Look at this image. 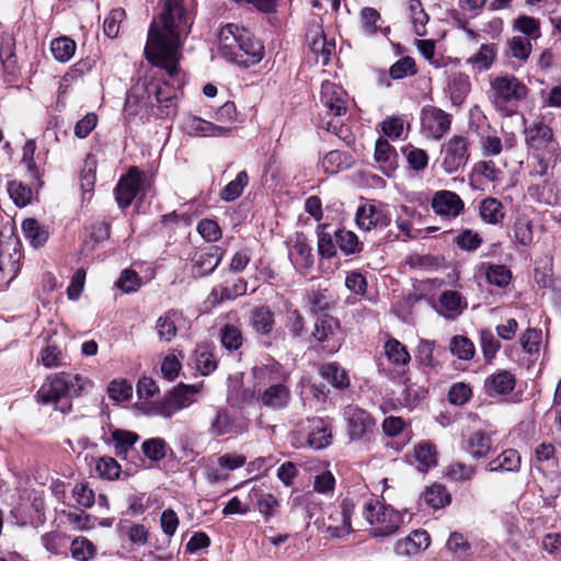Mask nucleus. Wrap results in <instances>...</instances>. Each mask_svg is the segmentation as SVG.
Segmentation results:
<instances>
[{
    "label": "nucleus",
    "mask_w": 561,
    "mask_h": 561,
    "mask_svg": "<svg viewBox=\"0 0 561 561\" xmlns=\"http://www.w3.org/2000/svg\"><path fill=\"white\" fill-rule=\"evenodd\" d=\"M71 556L77 561H90L96 553V548L91 540L85 537H78L72 540Z\"/></svg>",
    "instance_id": "13d9d810"
},
{
    "label": "nucleus",
    "mask_w": 561,
    "mask_h": 561,
    "mask_svg": "<svg viewBox=\"0 0 561 561\" xmlns=\"http://www.w3.org/2000/svg\"><path fill=\"white\" fill-rule=\"evenodd\" d=\"M184 321L183 312L170 309L161 314L156 322V331L160 341L171 342L178 333V325Z\"/></svg>",
    "instance_id": "393cba45"
},
{
    "label": "nucleus",
    "mask_w": 561,
    "mask_h": 561,
    "mask_svg": "<svg viewBox=\"0 0 561 561\" xmlns=\"http://www.w3.org/2000/svg\"><path fill=\"white\" fill-rule=\"evenodd\" d=\"M311 337L322 345L327 354H334L341 347V325L339 320L320 314L316 318Z\"/></svg>",
    "instance_id": "1a4fd4ad"
},
{
    "label": "nucleus",
    "mask_w": 561,
    "mask_h": 561,
    "mask_svg": "<svg viewBox=\"0 0 561 561\" xmlns=\"http://www.w3.org/2000/svg\"><path fill=\"white\" fill-rule=\"evenodd\" d=\"M248 289V282L243 278H237L236 280L226 284L215 286L209 296L208 301L216 306L220 305L225 300H233L240 296H243Z\"/></svg>",
    "instance_id": "b1692460"
},
{
    "label": "nucleus",
    "mask_w": 561,
    "mask_h": 561,
    "mask_svg": "<svg viewBox=\"0 0 561 561\" xmlns=\"http://www.w3.org/2000/svg\"><path fill=\"white\" fill-rule=\"evenodd\" d=\"M310 48L318 58L321 59L322 65H328L332 53L335 50V43L328 42L323 35L322 30L316 33V38L312 41Z\"/></svg>",
    "instance_id": "052dcab7"
},
{
    "label": "nucleus",
    "mask_w": 561,
    "mask_h": 561,
    "mask_svg": "<svg viewBox=\"0 0 561 561\" xmlns=\"http://www.w3.org/2000/svg\"><path fill=\"white\" fill-rule=\"evenodd\" d=\"M112 439L116 456L125 458L138 440V435L129 431L115 430L112 433Z\"/></svg>",
    "instance_id": "09e8293b"
},
{
    "label": "nucleus",
    "mask_w": 561,
    "mask_h": 561,
    "mask_svg": "<svg viewBox=\"0 0 561 561\" xmlns=\"http://www.w3.org/2000/svg\"><path fill=\"white\" fill-rule=\"evenodd\" d=\"M430 545V535L425 530H414L409 536L398 540L394 552L400 558H410L425 550Z\"/></svg>",
    "instance_id": "4be33fe9"
},
{
    "label": "nucleus",
    "mask_w": 561,
    "mask_h": 561,
    "mask_svg": "<svg viewBox=\"0 0 561 561\" xmlns=\"http://www.w3.org/2000/svg\"><path fill=\"white\" fill-rule=\"evenodd\" d=\"M485 277L488 282L500 288H505L512 280L511 270L502 264H485Z\"/></svg>",
    "instance_id": "3c124183"
},
{
    "label": "nucleus",
    "mask_w": 561,
    "mask_h": 561,
    "mask_svg": "<svg viewBox=\"0 0 561 561\" xmlns=\"http://www.w3.org/2000/svg\"><path fill=\"white\" fill-rule=\"evenodd\" d=\"M227 400L232 407L240 409L250 405L254 401L257 402V392L251 388H238L237 386L228 385Z\"/></svg>",
    "instance_id": "a19ab883"
},
{
    "label": "nucleus",
    "mask_w": 561,
    "mask_h": 561,
    "mask_svg": "<svg viewBox=\"0 0 561 561\" xmlns=\"http://www.w3.org/2000/svg\"><path fill=\"white\" fill-rule=\"evenodd\" d=\"M198 391L197 386L180 383L153 404V413L164 419H171L178 412L192 405Z\"/></svg>",
    "instance_id": "39448f33"
},
{
    "label": "nucleus",
    "mask_w": 561,
    "mask_h": 561,
    "mask_svg": "<svg viewBox=\"0 0 561 561\" xmlns=\"http://www.w3.org/2000/svg\"><path fill=\"white\" fill-rule=\"evenodd\" d=\"M308 302L311 313L317 317L327 314L325 311L332 307V297L328 289L312 290L308 296Z\"/></svg>",
    "instance_id": "6e6d98bb"
},
{
    "label": "nucleus",
    "mask_w": 561,
    "mask_h": 561,
    "mask_svg": "<svg viewBox=\"0 0 561 561\" xmlns=\"http://www.w3.org/2000/svg\"><path fill=\"white\" fill-rule=\"evenodd\" d=\"M454 243L467 252L476 251L482 243L481 236L470 229H465L454 238Z\"/></svg>",
    "instance_id": "69168bd1"
},
{
    "label": "nucleus",
    "mask_w": 561,
    "mask_h": 561,
    "mask_svg": "<svg viewBox=\"0 0 561 561\" xmlns=\"http://www.w3.org/2000/svg\"><path fill=\"white\" fill-rule=\"evenodd\" d=\"M490 85L496 105L519 102L528 94L526 84L510 73L491 78Z\"/></svg>",
    "instance_id": "6e6552de"
},
{
    "label": "nucleus",
    "mask_w": 561,
    "mask_h": 561,
    "mask_svg": "<svg viewBox=\"0 0 561 561\" xmlns=\"http://www.w3.org/2000/svg\"><path fill=\"white\" fill-rule=\"evenodd\" d=\"M345 92L335 83L325 81L321 85V103L327 114L340 117L346 113Z\"/></svg>",
    "instance_id": "aec40b11"
},
{
    "label": "nucleus",
    "mask_w": 561,
    "mask_h": 561,
    "mask_svg": "<svg viewBox=\"0 0 561 561\" xmlns=\"http://www.w3.org/2000/svg\"><path fill=\"white\" fill-rule=\"evenodd\" d=\"M492 448L490 435L483 432H474L467 440V451L472 458L480 459L485 457Z\"/></svg>",
    "instance_id": "4c0bfd02"
},
{
    "label": "nucleus",
    "mask_w": 561,
    "mask_h": 561,
    "mask_svg": "<svg viewBox=\"0 0 561 561\" xmlns=\"http://www.w3.org/2000/svg\"><path fill=\"white\" fill-rule=\"evenodd\" d=\"M335 243L337 250L345 256L357 255L364 250V243L359 241L357 234L345 228L335 230Z\"/></svg>",
    "instance_id": "c756f323"
},
{
    "label": "nucleus",
    "mask_w": 561,
    "mask_h": 561,
    "mask_svg": "<svg viewBox=\"0 0 561 561\" xmlns=\"http://www.w3.org/2000/svg\"><path fill=\"white\" fill-rule=\"evenodd\" d=\"M225 253V249L214 244L196 250L191 259L193 273L201 277L210 275L222 261Z\"/></svg>",
    "instance_id": "2eb2a0df"
},
{
    "label": "nucleus",
    "mask_w": 561,
    "mask_h": 561,
    "mask_svg": "<svg viewBox=\"0 0 561 561\" xmlns=\"http://www.w3.org/2000/svg\"><path fill=\"white\" fill-rule=\"evenodd\" d=\"M436 347L435 341L421 339L417 347L415 358L417 363L425 368H436L439 365L438 359L434 355Z\"/></svg>",
    "instance_id": "49530a36"
},
{
    "label": "nucleus",
    "mask_w": 561,
    "mask_h": 561,
    "mask_svg": "<svg viewBox=\"0 0 561 561\" xmlns=\"http://www.w3.org/2000/svg\"><path fill=\"white\" fill-rule=\"evenodd\" d=\"M220 341L226 350L237 351L242 345L243 337L239 328L226 324L220 330Z\"/></svg>",
    "instance_id": "680f3d73"
},
{
    "label": "nucleus",
    "mask_w": 561,
    "mask_h": 561,
    "mask_svg": "<svg viewBox=\"0 0 561 561\" xmlns=\"http://www.w3.org/2000/svg\"><path fill=\"white\" fill-rule=\"evenodd\" d=\"M414 457L417 462V470L426 472L437 465L436 451L432 444L421 443L414 448Z\"/></svg>",
    "instance_id": "a18cd8bd"
},
{
    "label": "nucleus",
    "mask_w": 561,
    "mask_h": 561,
    "mask_svg": "<svg viewBox=\"0 0 561 561\" xmlns=\"http://www.w3.org/2000/svg\"><path fill=\"white\" fill-rule=\"evenodd\" d=\"M95 472L102 479L115 480L121 473L119 463L112 457H101L95 465Z\"/></svg>",
    "instance_id": "338daca9"
},
{
    "label": "nucleus",
    "mask_w": 561,
    "mask_h": 561,
    "mask_svg": "<svg viewBox=\"0 0 561 561\" xmlns=\"http://www.w3.org/2000/svg\"><path fill=\"white\" fill-rule=\"evenodd\" d=\"M402 152L410 170L421 172L427 168L430 158L425 150L407 145L402 147Z\"/></svg>",
    "instance_id": "de8ad7c7"
},
{
    "label": "nucleus",
    "mask_w": 561,
    "mask_h": 561,
    "mask_svg": "<svg viewBox=\"0 0 561 561\" xmlns=\"http://www.w3.org/2000/svg\"><path fill=\"white\" fill-rule=\"evenodd\" d=\"M22 232L30 244L37 249L43 247L49 237L48 229L41 225L35 218H26L22 221Z\"/></svg>",
    "instance_id": "7c9ffc66"
},
{
    "label": "nucleus",
    "mask_w": 561,
    "mask_h": 561,
    "mask_svg": "<svg viewBox=\"0 0 561 561\" xmlns=\"http://www.w3.org/2000/svg\"><path fill=\"white\" fill-rule=\"evenodd\" d=\"M219 55L230 64L250 68L264 57V45L245 27L228 23L218 34Z\"/></svg>",
    "instance_id": "f03ea898"
},
{
    "label": "nucleus",
    "mask_w": 561,
    "mask_h": 561,
    "mask_svg": "<svg viewBox=\"0 0 561 561\" xmlns=\"http://www.w3.org/2000/svg\"><path fill=\"white\" fill-rule=\"evenodd\" d=\"M8 193L13 203L19 207L26 206L32 198V191L18 181H10L8 183Z\"/></svg>",
    "instance_id": "774afa93"
},
{
    "label": "nucleus",
    "mask_w": 561,
    "mask_h": 561,
    "mask_svg": "<svg viewBox=\"0 0 561 561\" xmlns=\"http://www.w3.org/2000/svg\"><path fill=\"white\" fill-rule=\"evenodd\" d=\"M192 16L183 0H164L162 11L150 23L144 49L146 59L162 72L146 84L145 94L152 115L167 118L176 113L178 90L184 83L179 61L182 45L191 32Z\"/></svg>",
    "instance_id": "f257e3e1"
},
{
    "label": "nucleus",
    "mask_w": 561,
    "mask_h": 561,
    "mask_svg": "<svg viewBox=\"0 0 561 561\" xmlns=\"http://www.w3.org/2000/svg\"><path fill=\"white\" fill-rule=\"evenodd\" d=\"M77 45L69 37L55 38L50 44V50L54 58L60 62H67L75 55Z\"/></svg>",
    "instance_id": "5fc2aeb1"
},
{
    "label": "nucleus",
    "mask_w": 561,
    "mask_h": 561,
    "mask_svg": "<svg viewBox=\"0 0 561 561\" xmlns=\"http://www.w3.org/2000/svg\"><path fill=\"white\" fill-rule=\"evenodd\" d=\"M479 214L481 219L489 225H499L504 218V207L494 197H486L480 202Z\"/></svg>",
    "instance_id": "f704fd0d"
},
{
    "label": "nucleus",
    "mask_w": 561,
    "mask_h": 561,
    "mask_svg": "<svg viewBox=\"0 0 561 561\" xmlns=\"http://www.w3.org/2000/svg\"><path fill=\"white\" fill-rule=\"evenodd\" d=\"M192 358L197 371L203 376L210 375L217 368L215 354L208 345H197Z\"/></svg>",
    "instance_id": "c9c22d12"
},
{
    "label": "nucleus",
    "mask_w": 561,
    "mask_h": 561,
    "mask_svg": "<svg viewBox=\"0 0 561 561\" xmlns=\"http://www.w3.org/2000/svg\"><path fill=\"white\" fill-rule=\"evenodd\" d=\"M431 206L436 215L446 219L458 217L463 210V202L458 194L451 191H438L431 201Z\"/></svg>",
    "instance_id": "a211bd4d"
},
{
    "label": "nucleus",
    "mask_w": 561,
    "mask_h": 561,
    "mask_svg": "<svg viewBox=\"0 0 561 561\" xmlns=\"http://www.w3.org/2000/svg\"><path fill=\"white\" fill-rule=\"evenodd\" d=\"M144 183V173L137 168H130L128 173L122 176L114 190L115 199L121 208L128 207L140 191Z\"/></svg>",
    "instance_id": "dca6fc26"
},
{
    "label": "nucleus",
    "mask_w": 561,
    "mask_h": 561,
    "mask_svg": "<svg viewBox=\"0 0 561 561\" xmlns=\"http://www.w3.org/2000/svg\"><path fill=\"white\" fill-rule=\"evenodd\" d=\"M522 458L516 449L507 448L496 458L492 459L485 467L489 472H518Z\"/></svg>",
    "instance_id": "cd10ccee"
},
{
    "label": "nucleus",
    "mask_w": 561,
    "mask_h": 561,
    "mask_svg": "<svg viewBox=\"0 0 561 561\" xmlns=\"http://www.w3.org/2000/svg\"><path fill=\"white\" fill-rule=\"evenodd\" d=\"M355 511L353 500L346 497L337 506L330 510L323 519L324 533L334 539H342L353 531L351 518Z\"/></svg>",
    "instance_id": "0eeeda50"
},
{
    "label": "nucleus",
    "mask_w": 561,
    "mask_h": 561,
    "mask_svg": "<svg viewBox=\"0 0 561 561\" xmlns=\"http://www.w3.org/2000/svg\"><path fill=\"white\" fill-rule=\"evenodd\" d=\"M320 375L337 389L346 388L350 383L348 377L343 368L336 363H328L321 366Z\"/></svg>",
    "instance_id": "c03bdc74"
},
{
    "label": "nucleus",
    "mask_w": 561,
    "mask_h": 561,
    "mask_svg": "<svg viewBox=\"0 0 561 561\" xmlns=\"http://www.w3.org/2000/svg\"><path fill=\"white\" fill-rule=\"evenodd\" d=\"M385 354L388 360L397 366H404L411 359L407 347L396 339H390L386 342Z\"/></svg>",
    "instance_id": "8fccbe9b"
},
{
    "label": "nucleus",
    "mask_w": 561,
    "mask_h": 561,
    "mask_svg": "<svg viewBox=\"0 0 561 561\" xmlns=\"http://www.w3.org/2000/svg\"><path fill=\"white\" fill-rule=\"evenodd\" d=\"M467 307V302L456 290L444 291L438 300L437 312L445 319L455 320Z\"/></svg>",
    "instance_id": "a878e982"
},
{
    "label": "nucleus",
    "mask_w": 561,
    "mask_h": 561,
    "mask_svg": "<svg viewBox=\"0 0 561 561\" xmlns=\"http://www.w3.org/2000/svg\"><path fill=\"white\" fill-rule=\"evenodd\" d=\"M421 214L416 208L401 205L397 210L396 226L408 238H415L413 233V221L420 219Z\"/></svg>",
    "instance_id": "58836bf2"
},
{
    "label": "nucleus",
    "mask_w": 561,
    "mask_h": 561,
    "mask_svg": "<svg viewBox=\"0 0 561 561\" xmlns=\"http://www.w3.org/2000/svg\"><path fill=\"white\" fill-rule=\"evenodd\" d=\"M469 157L468 138L462 135H454L442 148L440 165L446 173L451 174L463 169Z\"/></svg>",
    "instance_id": "9d476101"
},
{
    "label": "nucleus",
    "mask_w": 561,
    "mask_h": 561,
    "mask_svg": "<svg viewBox=\"0 0 561 561\" xmlns=\"http://www.w3.org/2000/svg\"><path fill=\"white\" fill-rule=\"evenodd\" d=\"M169 446L161 437L146 439L141 445L144 455L151 461H161L165 456Z\"/></svg>",
    "instance_id": "4d7b16f0"
},
{
    "label": "nucleus",
    "mask_w": 561,
    "mask_h": 561,
    "mask_svg": "<svg viewBox=\"0 0 561 561\" xmlns=\"http://www.w3.org/2000/svg\"><path fill=\"white\" fill-rule=\"evenodd\" d=\"M343 419L351 440L365 439L374 432L376 426V420L373 415L357 404L346 405L343 409Z\"/></svg>",
    "instance_id": "9b49d317"
},
{
    "label": "nucleus",
    "mask_w": 561,
    "mask_h": 561,
    "mask_svg": "<svg viewBox=\"0 0 561 561\" xmlns=\"http://www.w3.org/2000/svg\"><path fill=\"white\" fill-rule=\"evenodd\" d=\"M250 421L242 415H232L227 409H217L209 432L214 436L245 433Z\"/></svg>",
    "instance_id": "4468645a"
},
{
    "label": "nucleus",
    "mask_w": 561,
    "mask_h": 561,
    "mask_svg": "<svg viewBox=\"0 0 561 561\" xmlns=\"http://www.w3.org/2000/svg\"><path fill=\"white\" fill-rule=\"evenodd\" d=\"M87 385L88 379L79 374H53L36 392V399L42 404H51L56 410L67 413L71 411V399L80 396Z\"/></svg>",
    "instance_id": "7ed1b4c3"
},
{
    "label": "nucleus",
    "mask_w": 561,
    "mask_h": 561,
    "mask_svg": "<svg viewBox=\"0 0 561 561\" xmlns=\"http://www.w3.org/2000/svg\"><path fill=\"white\" fill-rule=\"evenodd\" d=\"M355 221L359 229L369 231L374 228L388 227L391 216L386 204L371 202L357 208Z\"/></svg>",
    "instance_id": "f8f14e48"
},
{
    "label": "nucleus",
    "mask_w": 561,
    "mask_h": 561,
    "mask_svg": "<svg viewBox=\"0 0 561 561\" xmlns=\"http://www.w3.org/2000/svg\"><path fill=\"white\" fill-rule=\"evenodd\" d=\"M533 50L530 39L523 36H513L507 41V54L511 58L524 64L529 58Z\"/></svg>",
    "instance_id": "37998d69"
},
{
    "label": "nucleus",
    "mask_w": 561,
    "mask_h": 561,
    "mask_svg": "<svg viewBox=\"0 0 561 561\" xmlns=\"http://www.w3.org/2000/svg\"><path fill=\"white\" fill-rule=\"evenodd\" d=\"M495 56V46L493 44H483L477 53L467 59V64L471 66L472 71L481 73L492 67Z\"/></svg>",
    "instance_id": "72a5a7b5"
},
{
    "label": "nucleus",
    "mask_w": 561,
    "mask_h": 561,
    "mask_svg": "<svg viewBox=\"0 0 561 561\" xmlns=\"http://www.w3.org/2000/svg\"><path fill=\"white\" fill-rule=\"evenodd\" d=\"M422 500L432 508L438 510L448 505L451 496L442 484H433L422 493Z\"/></svg>",
    "instance_id": "ea45409f"
},
{
    "label": "nucleus",
    "mask_w": 561,
    "mask_h": 561,
    "mask_svg": "<svg viewBox=\"0 0 561 561\" xmlns=\"http://www.w3.org/2000/svg\"><path fill=\"white\" fill-rule=\"evenodd\" d=\"M66 354L56 345L47 344L42 348L37 360L46 368H56L66 364Z\"/></svg>",
    "instance_id": "864d4df0"
},
{
    "label": "nucleus",
    "mask_w": 561,
    "mask_h": 561,
    "mask_svg": "<svg viewBox=\"0 0 561 561\" xmlns=\"http://www.w3.org/2000/svg\"><path fill=\"white\" fill-rule=\"evenodd\" d=\"M450 353L461 360H470L474 355V345L463 335H454L449 341Z\"/></svg>",
    "instance_id": "603ef678"
},
{
    "label": "nucleus",
    "mask_w": 561,
    "mask_h": 561,
    "mask_svg": "<svg viewBox=\"0 0 561 561\" xmlns=\"http://www.w3.org/2000/svg\"><path fill=\"white\" fill-rule=\"evenodd\" d=\"M513 28L524 34L530 42L541 37L540 21L534 16L519 15L514 20Z\"/></svg>",
    "instance_id": "79ce46f5"
},
{
    "label": "nucleus",
    "mask_w": 561,
    "mask_h": 561,
    "mask_svg": "<svg viewBox=\"0 0 561 561\" xmlns=\"http://www.w3.org/2000/svg\"><path fill=\"white\" fill-rule=\"evenodd\" d=\"M252 375L255 379V386H270L272 383L288 382L289 374L278 362L271 359L265 364L254 366Z\"/></svg>",
    "instance_id": "6ab92c4d"
},
{
    "label": "nucleus",
    "mask_w": 561,
    "mask_h": 561,
    "mask_svg": "<svg viewBox=\"0 0 561 561\" xmlns=\"http://www.w3.org/2000/svg\"><path fill=\"white\" fill-rule=\"evenodd\" d=\"M363 516L370 525L373 538L393 535L403 524V514L376 497L364 503Z\"/></svg>",
    "instance_id": "20e7f679"
},
{
    "label": "nucleus",
    "mask_w": 561,
    "mask_h": 561,
    "mask_svg": "<svg viewBox=\"0 0 561 561\" xmlns=\"http://www.w3.org/2000/svg\"><path fill=\"white\" fill-rule=\"evenodd\" d=\"M123 293L130 294L137 291L141 285L142 279L137 272L130 268L124 270L115 283Z\"/></svg>",
    "instance_id": "e2e57ef3"
},
{
    "label": "nucleus",
    "mask_w": 561,
    "mask_h": 561,
    "mask_svg": "<svg viewBox=\"0 0 561 561\" xmlns=\"http://www.w3.org/2000/svg\"><path fill=\"white\" fill-rule=\"evenodd\" d=\"M516 385L515 376L508 370H499L484 380V391L491 398L511 393Z\"/></svg>",
    "instance_id": "5701e85b"
},
{
    "label": "nucleus",
    "mask_w": 561,
    "mask_h": 561,
    "mask_svg": "<svg viewBox=\"0 0 561 561\" xmlns=\"http://www.w3.org/2000/svg\"><path fill=\"white\" fill-rule=\"evenodd\" d=\"M359 15L362 27L366 35L374 36L381 30L377 24L381 20V16L376 9L370 7L363 8Z\"/></svg>",
    "instance_id": "0e129e2a"
},
{
    "label": "nucleus",
    "mask_w": 561,
    "mask_h": 561,
    "mask_svg": "<svg viewBox=\"0 0 561 561\" xmlns=\"http://www.w3.org/2000/svg\"><path fill=\"white\" fill-rule=\"evenodd\" d=\"M307 443L313 449H322L331 444L332 431L328 421L313 419L310 424Z\"/></svg>",
    "instance_id": "c85d7f7f"
},
{
    "label": "nucleus",
    "mask_w": 561,
    "mask_h": 561,
    "mask_svg": "<svg viewBox=\"0 0 561 561\" xmlns=\"http://www.w3.org/2000/svg\"><path fill=\"white\" fill-rule=\"evenodd\" d=\"M421 128L426 137L440 139L451 125V115L439 107L426 105L421 111Z\"/></svg>",
    "instance_id": "ddd939ff"
},
{
    "label": "nucleus",
    "mask_w": 561,
    "mask_h": 561,
    "mask_svg": "<svg viewBox=\"0 0 561 561\" xmlns=\"http://www.w3.org/2000/svg\"><path fill=\"white\" fill-rule=\"evenodd\" d=\"M249 183V176L245 171H240L236 179L230 181L221 192V198L226 202H232L241 196L244 187Z\"/></svg>",
    "instance_id": "bf43d9fd"
},
{
    "label": "nucleus",
    "mask_w": 561,
    "mask_h": 561,
    "mask_svg": "<svg viewBox=\"0 0 561 561\" xmlns=\"http://www.w3.org/2000/svg\"><path fill=\"white\" fill-rule=\"evenodd\" d=\"M69 537L61 531H49L41 536L42 546L53 556H66Z\"/></svg>",
    "instance_id": "e433bc0d"
},
{
    "label": "nucleus",
    "mask_w": 561,
    "mask_h": 561,
    "mask_svg": "<svg viewBox=\"0 0 561 561\" xmlns=\"http://www.w3.org/2000/svg\"><path fill=\"white\" fill-rule=\"evenodd\" d=\"M525 141L527 147L535 152L545 151L551 153L554 162L561 161L560 147L554 139L551 127L545 122L543 117H537L525 128Z\"/></svg>",
    "instance_id": "423d86ee"
},
{
    "label": "nucleus",
    "mask_w": 561,
    "mask_h": 561,
    "mask_svg": "<svg viewBox=\"0 0 561 561\" xmlns=\"http://www.w3.org/2000/svg\"><path fill=\"white\" fill-rule=\"evenodd\" d=\"M250 324L262 336L268 335L275 324L274 312L268 307H259L251 311Z\"/></svg>",
    "instance_id": "473e14b6"
},
{
    "label": "nucleus",
    "mask_w": 561,
    "mask_h": 561,
    "mask_svg": "<svg viewBox=\"0 0 561 561\" xmlns=\"http://www.w3.org/2000/svg\"><path fill=\"white\" fill-rule=\"evenodd\" d=\"M398 154L396 149L383 138H379L375 146V160L380 170L390 176L398 168Z\"/></svg>",
    "instance_id": "bb28decb"
},
{
    "label": "nucleus",
    "mask_w": 561,
    "mask_h": 561,
    "mask_svg": "<svg viewBox=\"0 0 561 561\" xmlns=\"http://www.w3.org/2000/svg\"><path fill=\"white\" fill-rule=\"evenodd\" d=\"M183 130L193 137H221L227 136L230 128L215 125L197 116H188L183 122Z\"/></svg>",
    "instance_id": "412c9836"
},
{
    "label": "nucleus",
    "mask_w": 561,
    "mask_h": 561,
    "mask_svg": "<svg viewBox=\"0 0 561 561\" xmlns=\"http://www.w3.org/2000/svg\"><path fill=\"white\" fill-rule=\"evenodd\" d=\"M471 90V82L468 75L457 72L450 76L448 81V92L454 105L463 103Z\"/></svg>",
    "instance_id": "2f4dec72"
},
{
    "label": "nucleus",
    "mask_w": 561,
    "mask_h": 561,
    "mask_svg": "<svg viewBox=\"0 0 561 561\" xmlns=\"http://www.w3.org/2000/svg\"><path fill=\"white\" fill-rule=\"evenodd\" d=\"M291 398L287 382L272 383L257 391V403L261 408L280 411L288 407Z\"/></svg>",
    "instance_id": "f3484780"
}]
</instances>
